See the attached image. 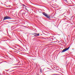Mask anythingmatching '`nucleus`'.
Returning a JSON list of instances; mask_svg holds the SVG:
<instances>
[{
  "label": "nucleus",
  "mask_w": 75,
  "mask_h": 75,
  "mask_svg": "<svg viewBox=\"0 0 75 75\" xmlns=\"http://www.w3.org/2000/svg\"><path fill=\"white\" fill-rule=\"evenodd\" d=\"M70 48V47H69L68 48H65L64 49H63L62 52L61 53H63V52H65V51H67V50H69V48Z\"/></svg>",
  "instance_id": "nucleus-1"
},
{
  "label": "nucleus",
  "mask_w": 75,
  "mask_h": 75,
  "mask_svg": "<svg viewBox=\"0 0 75 75\" xmlns=\"http://www.w3.org/2000/svg\"><path fill=\"white\" fill-rule=\"evenodd\" d=\"M7 19H11V17L9 16H6L4 18V19L3 20V21H4V20H7Z\"/></svg>",
  "instance_id": "nucleus-2"
},
{
  "label": "nucleus",
  "mask_w": 75,
  "mask_h": 75,
  "mask_svg": "<svg viewBox=\"0 0 75 75\" xmlns=\"http://www.w3.org/2000/svg\"><path fill=\"white\" fill-rule=\"evenodd\" d=\"M43 14L45 16V17H47V18H48L50 17V16H49L48 15H47V13H43Z\"/></svg>",
  "instance_id": "nucleus-3"
},
{
  "label": "nucleus",
  "mask_w": 75,
  "mask_h": 75,
  "mask_svg": "<svg viewBox=\"0 0 75 75\" xmlns=\"http://www.w3.org/2000/svg\"><path fill=\"white\" fill-rule=\"evenodd\" d=\"M39 33L37 34V33H35L33 34V35H34L35 37V36H39Z\"/></svg>",
  "instance_id": "nucleus-4"
},
{
  "label": "nucleus",
  "mask_w": 75,
  "mask_h": 75,
  "mask_svg": "<svg viewBox=\"0 0 75 75\" xmlns=\"http://www.w3.org/2000/svg\"><path fill=\"white\" fill-rule=\"evenodd\" d=\"M29 8L27 7H25V9L27 11H28Z\"/></svg>",
  "instance_id": "nucleus-5"
},
{
  "label": "nucleus",
  "mask_w": 75,
  "mask_h": 75,
  "mask_svg": "<svg viewBox=\"0 0 75 75\" xmlns=\"http://www.w3.org/2000/svg\"><path fill=\"white\" fill-rule=\"evenodd\" d=\"M23 6H25V5L24 4H23Z\"/></svg>",
  "instance_id": "nucleus-6"
},
{
  "label": "nucleus",
  "mask_w": 75,
  "mask_h": 75,
  "mask_svg": "<svg viewBox=\"0 0 75 75\" xmlns=\"http://www.w3.org/2000/svg\"><path fill=\"white\" fill-rule=\"evenodd\" d=\"M66 1H67V0H66Z\"/></svg>",
  "instance_id": "nucleus-7"
}]
</instances>
